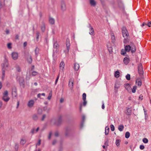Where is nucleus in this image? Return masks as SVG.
<instances>
[{"instance_id":"1","label":"nucleus","mask_w":151,"mask_h":151,"mask_svg":"<svg viewBox=\"0 0 151 151\" xmlns=\"http://www.w3.org/2000/svg\"><path fill=\"white\" fill-rule=\"evenodd\" d=\"M138 71L140 76L142 78L144 72L143 70L142 65L141 63H140L138 65Z\"/></svg>"},{"instance_id":"2","label":"nucleus","mask_w":151,"mask_h":151,"mask_svg":"<svg viewBox=\"0 0 151 151\" xmlns=\"http://www.w3.org/2000/svg\"><path fill=\"white\" fill-rule=\"evenodd\" d=\"M8 92L7 91H5L3 94V99L6 102L8 101L9 99V98L8 96Z\"/></svg>"},{"instance_id":"3","label":"nucleus","mask_w":151,"mask_h":151,"mask_svg":"<svg viewBox=\"0 0 151 151\" xmlns=\"http://www.w3.org/2000/svg\"><path fill=\"white\" fill-rule=\"evenodd\" d=\"M62 121V117L60 116L55 122V124L57 126L60 125Z\"/></svg>"},{"instance_id":"4","label":"nucleus","mask_w":151,"mask_h":151,"mask_svg":"<svg viewBox=\"0 0 151 151\" xmlns=\"http://www.w3.org/2000/svg\"><path fill=\"white\" fill-rule=\"evenodd\" d=\"M122 33L124 37L129 36V33L127 29H123L122 30Z\"/></svg>"},{"instance_id":"5","label":"nucleus","mask_w":151,"mask_h":151,"mask_svg":"<svg viewBox=\"0 0 151 151\" xmlns=\"http://www.w3.org/2000/svg\"><path fill=\"white\" fill-rule=\"evenodd\" d=\"M66 45L67 47V52H68L70 49V42L69 39L68 38H67L66 40Z\"/></svg>"},{"instance_id":"6","label":"nucleus","mask_w":151,"mask_h":151,"mask_svg":"<svg viewBox=\"0 0 151 151\" xmlns=\"http://www.w3.org/2000/svg\"><path fill=\"white\" fill-rule=\"evenodd\" d=\"M11 55L13 60H15L17 59L18 58V54L17 52H13L12 53Z\"/></svg>"},{"instance_id":"7","label":"nucleus","mask_w":151,"mask_h":151,"mask_svg":"<svg viewBox=\"0 0 151 151\" xmlns=\"http://www.w3.org/2000/svg\"><path fill=\"white\" fill-rule=\"evenodd\" d=\"M35 103V101L34 100H31L29 101L27 104V106L29 107H32Z\"/></svg>"},{"instance_id":"8","label":"nucleus","mask_w":151,"mask_h":151,"mask_svg":"<svg viewBox=\"0 0 151 151\" xmlns=\"http://www.w3.org/2000/svg\"><path fill=\"white\" fill-rule=\"evenodd\" d=\"M8 65V61L7 60L5 59L4 60V63L2 64V66L3 68H4L7 67Z\"/></svg>"},{"instance_id":"9","label":"nucleus","mask_w":151,"mask_h":151,"mask_svg":"<svg viewBox=\"0 0 151 151\" xmlns=\"http://www.w3.org/2000/svg\"><path fill=\"white\" fill-rule=\"evenodd\" d=\"M39 127H38L36 129L35 128H32L31 131L30 133L32 135L35 133H36L39 131Z\"/></svg>"},{"instance_id":"10","label":"nucleus","mask_w":151,"mask_h":151,"mask_svg":"<svg viewBox=\"0 0 151 151\" xmlns=\"http://www.w3.org/2000/svg\"><path fill=\"white\" fill-rule=\"evenodd\" d=\"M66 6L65 2L63 1L61 2V9L63 11H64L66 10Z\"/></svg>"},{"instance_id":"11","label":"nucleus","mask_w":151,"mask_h":151,"mask_svg":"<svg viewBox=\"0 0 151 151\" xmlns=\"http://www.w3.org/2000/svg\"><path fill=\"white\" fill-rule=\"evenodd\" d=\"M69 87L72 89L73 88V81L72 79H71L69 81L68 84Z\"/></svg>"},{"instance_id":"12","label":"nucleus","mask_w":151,"mask_h":151,"mask_svg":"<svg viewBox=\"0 0 151 151\" xmlns=\"http://www.w3.org/2000/svg\"><path fill=\"white\" fill-rule=\"evenodd\" d=\"M124 87H125L126 89L129 92L131 90V87L130 86L129 84L127 83L124 85Z\"/></svg>"},{"instance_id":"13","label":"nucleus","mask_w":151,"mask_h":151,"mask_svg":"<svg viewBox=\"0 0 151 151\" xmlns=\"http://www.w3.org/2000/svg\"><path fill=\"white\" fill-rule=\"evenodd\" d=\"M127 112L126 114L128 115H130L132 113V111L130 108H126Z\"/></svg>"},{"instance_id":"14","label":"nucleus","mask_w":151,"mask_h":151,"mask_svg":"<svg viewBox=\"0 0 151 151\" xmlns=\"http://www.w3.org/2000/svg\"><path fill=\"white\" fill-rule=\"evenodd\" d=\"M90 4L91 6H95L96 5V2L94 0H89Z\"/></svg>"},{"instance_id":"15","label":"nucleus","mask_w":151,"mask_h":151,"mask_svg":"<svg viewBox=\"0 0 151 151\" xmlns=\"http://www.w3.org/2000/svg\"><path fill=\"white\" fill-rule=\"evenodd\" d=\"M12 94L14 97H16L17 96V91L15 88L12 89Z\"/></svg>"},{"instance_id":"16","label":"nucleus","mask_w":151,"mask_h":151,"mask_svg":"<svg viewBox=\"0 0 151 151\" xmlns=\"http://www.w3.org/2000/svg\"><path fill=\"white\" fill-rule=\"evenodd\" d=\"M74 68L75 70L77 71L79 68V64L75 63L74 64Z\"/></svg>"},{"instance_id":"17","label":"nucleus","mask_w":151,"mask_h":151,"mask_svg":"<svg viewBox=\"0 0 151 151\" xmlns=\"http://www.w3.org/2000/svg\"><path fill=\"white\" fill-rule=\"evenodd\" d=\"M65 66V64L62 61L60 65V70H63L64 69V67Z\"/></svg>"},{"instance_id":"18","label":"nucleus","mask_w":151,"mask_h":151,"mask_svg":"<svg viewBox=\"0 0 151 151\" xmlns=\"http://www.w3.org/2000/svg\"><path fill=\"white\" fill-rule=\"evenodd\" d=\"M130 47H131V49H130L131 52L132 53L135 52L136 51V47L134 45H132L131 46H130Z\"/></svg>"},{"instance_id":"19","label":"nucleus","mask_w":151,"mask_h":151,"mask_svg":"<svg viewBox=\"0 0 151 151\" xmlns=\"http://www.w3.org/2000/svg\"><path fill=\"white\" fill-rule=\"evenodd\" d=\"M123 61L125 64L127 65L129 62V59L127 57H125Z\"/></svg>"},{"instance_id":"20","label":"nucleus","mask_w":151,"mask_h":151,"mask_svg":"<svg viewBox=\"0 0 151 151\" xmlns=\"http://www.w3.org/2000/svg\"><path fill=\"white\" fill-rule=\"evenodd\" d=\"M145 25H147L149 27H151V21H149L147 23L144 22L142 25V27L144 26Z\"/></svg>"},{"instance_id":"21","label":"nucleus","mask_w":151,"mask_h":151,"mask_svg":"<svg viewBox=\"0 0 151 151\" xmlns=\"http://www.w3.org/2000/svg\"><path fill=\"white\" fill-rule=\"evenodd\" d=\"M136 83L137 84V85L139 86H140L142 85L141 80L139 79H137L136 81Z\"/></svg>"},{"instance_id":"22","label":"nucleus","mask_w":151,"mask_h":151,"mask_svg":"<svg viewBox=\"0 0 151 151\" xmlns=\"http://www.w3.org/2000/svg\"><path fill=\"white\" fill-rule=\"evenodd\" d=\"M111 38L113 42H114L115 40V37L114 35V34L113 32H111Z\"/></svg>"},{"instance_id":"23","label":"nucleus","mask_w":151,"mask_h":151,"mask_svg":"<svg viewBox=\"0 0 151 151\" xmlns=\"http://www.w3.org/2000/svg\"><path fill=\"white\" fill-rule=\"evenodd\" d=\"M131 47L130 45H127L125 47V51L127 52H129L130 50Z\"/></svg>"},{"instance_id":"24","label":"nucleus","mask_w":151,"mask_h":151,"mask_svg":"<svg viewBox=\"0 0 151 151\" xmlns=\"http://www.w3.org/2000/svg\"><path fill=\"white\" fill-rule=\"evenodd\" d=\"M49 22L50 24H54L55 22V20L54 18L50 17L49 18Z\"/></svg>"},{"instance_id":"25","label":"nucleus","mask_w":151,"mask_h":151,"mask_svg":"<svg viewBox=\"0 0 151 151\" xmlns=\"http://www.w3.org/2000/svg\"><path fill=\"white\" fill-rule=\"evenodd\" d=\"M70 131V129H69L67 128L66 129L65 133V136H68Z\"/></svg>"},{"instance_id":"26","label":"nucleus","mask_w":151,"mask_h":151,"mask_svg":"<svg viewBox=\"0 0 151 151\" xmlns=\"http://www.w3.org/2000/svg\"><path fill=\"white\" fill-rule=\"evenodd\" d=\"M27 61L29 64H31L32 62V57L31 56L29 55L27 59Z\"/></svg>"},{"instance_id":"27","label":"nucleus","mask_w":151,"mask_h":151,"mask_svg":"<svg viewBox=\"0 0 151 151\" xmlns=\"http://www.w3.org/2000/svg\"><path fill=\"white\" fill-rule=\"evenodd\" d=\"M109 128L108 127H106L105 128V134L106 135H107L109 134Z\"/></svg>"},{"instance_id":"28","label":"nucleus","mask_w":151,"mask_h":151,"mask_svg":"<svg viewBox=\"0 0 151 151\" xmlns=\"http://www.w3.org/2000/svg\"><path fill=\"white\" fill-rule=\"evenodd\" d=\"M32 118L35 121H37L38 119V116L37 114H34L32 115Z\"/></svg>"},{"instance_id":"29","label":"nucleus","mask_w":151,"mask_h":151,"mask_svg":"<svg viewBox=\"0 0 151 151\" xmlns=\"http://www.w3.org/2000/svg\"><path fill=\"white\" fill-rule=\"evenodd\" d=\"M119 76V72L118 71H116L115 73V77L116 78H118Z\"/></svg>"},{"instance_id":"30","label":"nucleus","mask_w":151,"mask_h":151,"mask_svg":"<svg viewBox=\"0 0 151 151\" xmlns=\"http://www.w3.org/2000/svg\"><path fill=\"white\" fill-rule=\"evenodd\" d=\"M53 47L54 48H55L56 49H58V48L59 45L56 42L54 43Z\"/></svg>"},{"instance_id":"31","label":"nucleus","mask_w":151,"mask_h":151,"mask_svg":"<svg viewBox=\"0 0 151 151\" xmlns=\"http://www.w3.org/2000/svg\"><path fill=\"white\" fill-rule=\"evenodd\" d=\"M124 128V127L123 125H120L119 126L118 129L120 131H122Z\"/></svg>"},{"instance_id":"32","label":"nucleus","mask_w":151,"mask_h":151,"mask_svg":"<svg viewBox=\"0 0 151 151\" xmlns=\"http://www.w3.org/2000/svg\"><path fill=\"white\" fill-rule=\"evenodd\" d=\"M120 139H117L116 140V144L117 146H119L120 145Z\"/></svg>"},{"instance_id":"33","label":"nucleus","mask_w":151,"mask_h":151,"mask_svg":"<svg viewBox=\"0 0 151 151\" xmlns=\"http://www.w3.org/2000/svg\"><path fill=\"white\" fill-rule=\"evenodd\" d=\"M52 91H51L50 92V93H49L48 96L47 97V99L48 100H50V99L52 97Z\"/></svg>"},{"instance_id":"34","label":"nucleus","mask_w":151,"mask_h":151,"mask_svg":"<svg viewBox=\"0 0 151 151\" xmlns=\"http://www.w3.org/2000/svg\"><path fill=\"white\" fill-rule=\"evenodd\" d=\"M26 142V140L25 139H21L20 141V144L24 145Z\"/></svg>"},{"instance_id":"35","label":"nucleus","mask_w":151,"mask_h":151,"mask_svg":"<svg viewBox=\"0 0 151 151\" xmlns=\"http://www.w3.org/2000/svg\"><path fill=\"white\" fill-rule=\"evenodd\" d=\"M137 86H134L133 87V88L132 89L131 88V89L132 90V92L133 93H134L136 91V90L137 89Z\"/></svg>"},{"instance_id":"36","label":"nucleus","mask_w":151,"mask_h":151,"mask_svg":"<svg viewBox=\"0 0 151 151\" xmlns=\"http://www.w3.org/2000/svg\"><path fill=\"white\" fill-rule=\"evenodd\" d=\"M4 0H0V8H1L4 4Z\"/></svg>"},{"instance_id":"37","label":"nucleus","mask_w":151,"mask_h":151,"mask_svg":"<svg viewBox=\"0 0 151 151\" xmlns=\"http://www.w3.org/2000/svg\"><path fill=\"white\" fill-rule=\"evenodd\" d=\"M35 52L36 56H37L38 54L39 53V49L37 47H36L35 50Z\"/></svg>"},{"instance_id":"38","label":"nucleus","mask_w":151,"mask_h":151,"mask_svg":"<svg viewBox=\"0 0 151 151\" xmlns=\"http://www.w3.org/2000/svg\"><path fill=\"white\" fill-rule=\"evenodd\" d=\"M40 33L38 32H37L36 33V40H37V41H38V40L39 37L40 36Z\"/></svg>"},{"instance_id":"39","label":"nucleus","mask_w":151,"mask_h":151,"mask_svg":"<svg viewBox=\"0 0 151 151\" xmlns=\"http://www.w3.org/2000/svg\"><path fill=\"white\" fill-rule=\"evenodd\" d=\"M89 33L91 35H93L94 34L93 29H91V30L89 32Z\"/></svg>"},{"instance_id":"40","label":"nucleus","mask_w":151,"mask_h":151,"mask_svg":"<svg viewBox=\"0 0 151 151\" xmlns=\"http://www.w3.org/2000/svg\"><path fill=\"white\" fill-rule=\"evenodd\" d=\"M130 136V133L129 132H127L125 133V137L127 138H128Z\"/></svg>"},{"instance_id":"41","label":"nucleus","mask_w":151,"mask_h":151,"mask_svg":"<svg viewBox=\"0 0 151 151\" xmlns=\"http://www.w3.org/2000/svg\"><path fill=\"white\" fill-rule=\"evenodd\" d=\"M86 94L84 93L82 95V99L83 101L86 100Z\"/></svg>"},{"instance_id":"42","label":"nucleus","mask_w":151,"mask_h":151,"mask_svg":"<svg viewBox=\"0 0 151 151\" xmlns=\"http://www.w3.org/2000/svg\"><path fill=\"white\" fill-rule=\"evenodd\" d=\"M126 51H125V49H122L121 51V54L122 55H124L126 53Z\"/></svg>"},{"instance_id":"43","label":"nucleus","mask_w":151,"mask_h":151,"mask_svg":"<svg viewBox=\"0 0 151 151\" xmlns=\"http://www.w3.org/2000/svg\"><path fill=\"white\" fill-rule=\"evenodd\" d=\"M16 69L17 70L18 72H20L21 71V68L18 65H17L16 67Z\"/></svg>"},{"instance_id":"44","label":"nucleus","mask_w":151,"mask_h":151,"mask_svg":"<svg viewBox=\"0 0 151 151\" xmlns=\"http://www.w3.org/2000/svg\"><path fill=\"white\" fill-rule=\"evenodd\" d=\"M5 75V72L4 70H3V68L2 69V79L3 80L4 79Z\"/></svg>"},{"instance_id":"45","label":"nucleus","mask_w":151,"mask_h":151,"mask_svg":"<svg viewBox=\"0 0 151 151\" xmlns=\"http://www.w3.org/2000/svg\"><path fill=\"white\" fill-rule=\"evenodd\" d=\"M126 77L127 79V80H129L130 79V76L129 74H127L126 75Z\"/></svg>"},{"instance_id":"46","label":"nucleus","mask_w":151,"mask_h":151,"mask_svg":"<svg viewBox=\"0 0 151 151\" xmlns=\"http://www.w3.org/2000/svg\"><path fill=\"white\" fill-rule=\"evenodd\" d=\"M143 142L145 143L148 142V140L146 138H144L143 139Z\"/></svg>"},{"instance_id":"47","label":"nucleus","mask_w":151,"mask_h":151,"mask_svg":"<svg viewBox=\"0 0 151 151\" xmlns=\"http://www.w3.org/2000/svg\"><path fill=\"white\" fill-rule=\"evenodd\" d=\"M38 74V73L36 71H33L32 73V75L33 76H35Z\"/></svg>"},{"instance_id":"48","label":"nucleus","mask_w":151,"mask_h":151,"mask_svg":"<svg viewBox=\"0 0 151 151\" xmlns=\"http://www.w3.org/2000/svg\"><path fill=\"white\" fill-rule=\"evenodd\" d=\"M37 112L38 114H41L42 112V110L40 108H38L37 110Z\"/></svg>"},{"instance_id":"49","label":"nucleus","mask_w":151,"mask_h":151,"mask_svg":"<svg viewBox=\"0 0 151 151\" xmlns=\"http://www.w3.org/2000/svg\"><path fill=\"white\" fill-rule=\"evenodd\" d=\"M111 130L112 131H114V125L111 124L110 126Z\"/></svg>"},{"instance_id":"50","label":"nucleus","mask_w":151,"mask_h":151,"mask_svg":"<svg viewBox=\"0 0 151 151\" xmlns=\"http://www.w3.org/2000/svg\"><path fill=\"white\" fill-rule=\"evenodd\" d=\"M83 101V104H82V106H86V104L87 101H86V100H85V101Z\"/></svg>"},{"instance_id":"51","label":"nucleus","mask_w":151,"mask_h":151,"mask_svg":"<svg viewBox=\"0 0 151 151\" xmlns=\"http://www.w3.org/2000/svg\"><path fill=\"white\" fill-rule=\"evenodd\" d=\"M12 44L11 43H9L7 45V47L9 48L10 49L12 48L11 47Z\"/></svg>"},{"instance_id":"52","label":"nucleus","mask_w":151,"mask_h":151,"mask_svg":"<svg viewBox=\"0 0 151 151\" xmlns=\"http://www.w3.org/2000/svg\"><path fill=\"white\" fill-rule=\"evenodd\" d=\"M41 140L39 139L38 141V143H37L36 144V145L40 146L41 144Z\"/></svg>"},{"instance_id":"53","label":"nucleus","mask_w":151,"mask_h":151,"mask_svg":"<svg viewBox=\"0 0 151 151\" xmlns=\"http://www.w3.org/2000/svg\"><path fill=\"white\" fill-rule=\"evenodd\" d=\"M59 74L58 75V76L57 77V78H56V80H55V84H56V83H57V82L58 81V79L59 78Z\"/></svg>"},{"instance_id":"54","label":"nucleus","mask_w":151,"mask_h":151,"mask_svg":"<svg viewBox=\"0 0 151 151\" xmlns=\"http://www.w3.org/2000/svg\"><path fill=\"white\" fill-rule=\"evenodd\" d=\"M52 134V132H50L49 133V135L48 137V138L49 139H50Z\"/></svg>"},{"instance_id":"55","label":"nucleus","mask_w":151,"mask_h":151,"mask_svg":"<svg viewBox=\"0 0 151 151\" xmlns=\"http://www.w3.org/2000/svg\"><path fill=\"white\" fill-rule=\"evenodd\" d=\"M46 116L45 114L43 115L42 118L41 119V120L43 121L44 120L45 118L46 117Z\"/></svg>"},{"instance_id":"56","label":"nucleus","mask_w":151,"mask_h":151,"mask_svg":"<svg viewBox=\"0 0 151 151\" xmlns=\"http://www.w3.org/2000/svg\"><path fill=\"white\" fill-rule=\"evenodd\" d=\"M145 147L143 145H140V148L141 150H143L144 149Z\"/></svg>"},{"instance_id":"57","label":"nucleus","mask_w":151,"mask_h":151,"mask_svg":"<svg viewBox=\"0 0 151 151\" xmlns=\"http://www.w3.org/2000/svg\"><path fill=\"white\" fill-rule=\"evenodd\" d=\"M55 135L56 137H58V133L57 132H56L55 133Z\"/></svg>"},{"instance_id":"58","label":"nucleus","mask_w":151,"mask_h":151,"mask_svg":"<svg viewBox=\"0 0 151 151\" xmlns=\"http://www.w3.org/2000/svg\"><path fill=\"white\" fill-rule=\"evenodd\" d=\"M56 142H57V141H56V140H53L52 142V145H55V144L56 143Z\"/></svg>"},{"instance_id":"59","label":"nucleus","mask_w":151,"mask_h":151,"mask_svg":"<svg viewBox=\"0 0 151 151\" xmlns=\"http://www.w3.org/2000/svg\"><path fill=\"white\" fill-rule=\"evenodd\" d=\"M82 106V105L81 104H80V108H79L80 111H81Z\"/></svg>"},{"instance_id":"60","label":"nucleus","mask_w":151,"mask_h":151,"mask_svg":"<svg viewBox=\"0 0 151 151\" xmlns=\"http://www.w3.org/2000/svg\"><path fill=\"white\" fill-rule=\"evenodd\" d=\"M85 119V116H82V120L83 122H84V120Z\"/></svg>"},{"instance_id":"61","label":"nucleus","mask_w":151,"mask_h":151,"mask_svg":"<svg viewBox=\"0 0 151 151\" xmlns=\"http://www.w3.org/2000/svg\"><path fill=\"white\" fill-rule=\"evenodd\" d=\"M64 101V99L63 98H61L60 99V103H63Z\"/></svg>"},{"instance_id":"62","label":"nucleus","mask_w":151,"mask_h":151,"mask_svg":"<svg viewBox=\"0 0 151 151\" xmlns=\"http://www.w3.org/2000/svg\"><path fill=\"white\" fill-rule=\"evenodd\" d=\"M27 43L26 42H24L23 44V45L24 47H26L27 45Z\"/></svg>"},{"instance_id":"63","label":"nucleus","mask_w":151,"mask_h":151,"mask_svg":"<svg viewBox=\"0 0 151 151\" xmlns=\"http://www.w3.org/2000/svg\"><path fill=\"white\" fill-rule=\"evenodd\" d=\"M105 107H104V103H103L102 105V108L103 109H104Z\"/></svg>"},{"instance_id":"64","label":"nucleus","mask_w":151,"mask_h":151,"mask_svg":"<svg viewBox=\"0 0 151 151\" xmlns=\"http://www.w3.org/2000/svg\"><path fill=\"white\" fill-rule=\"evenodd\" d=\"M19 36L18 35H17L15 36V39H18Z\"/></svg>"}]
</instances>
